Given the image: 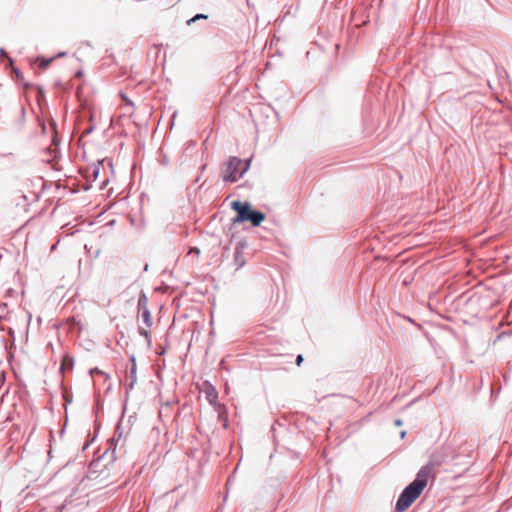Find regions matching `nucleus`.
Segmentation results:
<instances>
[{"label":"nucleus","instance_id":"obj_18","mask_svg":"<svg viewBox=\"0 0 512 512\" xmlns=\"http://www.w3.org/2000/svg\"><path fill=\"white\" fill-rule=\"evenodd\" d=\"M405 435H406V431H402L401 432V438H404Z\"/></svg>","mask_w":512,"mask_h":512},{"label":"nucleus","instance_id":"obj_11","mask_svg":"<svg viewBox=\"0 0 512 512\" xmlns=\"http://www.w3.org/2000/svg\"><path fill=\"white\" fill-rule=\"evenodd\" d=\"M98 175H99V167L98 166L92 167L91 168V176H92L93 180H96Z\"/></svg>","mask_w":512,"mask_h":512},{"label":"nucleus","instance_id":"obj_4","mask_svg":"<svg viewBox=\"0 0 512 512\" xmlns=\"http://www.w3.org/2000/svg\"><path fill=\"white\" fill-rule=\"evenodd\" d=\"M137 383V365H131L127 374V382L125 384L126 393L128 394L133 390Z\"/></svg>","mask_w":512,"mask_h":512},{"label":"nucleus","instance_id":"obj_6","mask_svg":"<svg viewBox=\"0 0 512 512\" xmlns=\"http://www.w3.org/2000/svg\"><path fill=\"white\" fill-rule=\"evenodd\" d=\"M142 320H143V322L145 323V325L147 327H151L152 326V317H151V313L148 310V308H145L142 311Z\"/></svg>","mask_w":512,"mask_h":512},{"label":"nucleus","instance_id":"obj_8","mask_svg":"<svg viewBox=\"0 0 512 512\" xmlns=\"http://www.w3.org/2000/svg\"><path fill=\"white\" fill-rule=\"evenodd\" d=\"M146 304H147V298L143 294L142 296H140V298L138 300V307H139V309H142V311H143L145 308H147Z\"/></svg>","mask_w":512,"mask_h":512},{"label":"nucleus","instance_id":"obj_7","mask_svg":"<svg viewBox=\"0 0 512 512\" xmlns=\"http://www.w3.org/2000/svg\"><path fill=\"white\" fill-rule=\"evenodd\" d=\"M207 18H208V16L205 15V14H200V13L196 14L194 17H192L191 19H189L187 21V25H191V24H193L194 22H196L198 20L207 19Z\"/></svg>","mask_w":512,"mask_h":512},{"label":"nucleus","instance_id":"obj_13","mask_svg":"<svg viewBox=\"0 0 512 512\" xmlns=\"http://www.w3.org/2000/svg\"><path fill=\"white\" fill-rule=\"evenodd\" d=\"M302 361H303V356H302L301 354H299V355L296 357V364H297L298 366H300V365H301V363H302Z\"/></svg>","mask_w":512,"mask_h":512},{"label":"nucleus","instance_id":"obj_3","mask_svg":"<svg viewBox=\"0 0 512 512\" xmlns=\"http://www.w3.org/2000/svg\"><path fill=\"white\" fill-rule=\"evenodd\" d=\"M250 160H242L238 157H229L223 166L222 179L224 182L234 183L249 169Z\"/></svg>","mask_w":512,"mask_h":512},{"label":"nucleus","instance_id":"obj_10","mask_svg":"<svg viewBox=\"0 0 512 512\" xmlns=\"http://www.w3.org/2000/svg\"><path fill=\"white\" fill-rule=\"evenodd\" d=\"M139 334L143 336L148 342H150V334L147 330L139 328Z\"/></svg>","mask_w":512,"mask_h":512},{"label":"nucleus","instance_id":"obj_20","mask_svg":"<svg viewBox=\"0 0 512 512\" xmlns=\"http://www.w3.org/2000/svg\"><path fill=\"white\" fill-rule=\"evenodd\" d=\"M395 512H397V510L395 509Z\"/></svg>","mask_w":512,"mask_h":512},{"label":"nucleus","instance_id":"obj_12","mask_svg":"<svg viewBox=\"0 0 512 512\" xmlns=\"http://www.w3.org/2000/svg\"><path fill=\"white\" fill-rule=\"evenodd\" d=\"M94 373H97V374H100V375H104V372H102L101 370H99L98 368H94V369H91L90 370V374L93 375Z\"/></svg>","mask_w":512,"mask_h":512},{"label":"nucleus","instance_id":"obj_19","mask_svg":"<svg viewBox=\"0 0 512 512\" xmlns=\"http://www.w3.org/2000/svg\"><path fill=\"white\" fill-rule=\"evenodd\" d=\"M0 53H1V55H4V53H5V52H4V50H3V49H1V50H0Z\"/></svg>","mask_w":512,"mask_h":512},{"label":"nucleus","instance_id":"obj_14","mask_svg":"<svg viewBox=\"0 0 512 512\" xmlns=\"http://www.w3.org/2000/svg\"><path fill=\"white\" fill-rule=\"evenodd\" d=\"M217 398V395L214 394V395H211V394H208V399L210 401V403H213V401Z\"/></svg>","mask_w":512,"mask_h":512},{"label":"nucleus","instance_id":"obj_9","mask_svg":"<svg viewBox=\"0 0 512 512\" xmlns=\"http://www.w3.org/2000/svg\"><path fill=\"white\" fill-rule=\"evenodd\" d=\"M40 67L42 69H45L49 66V64L53 61V58L45 59V58H39Z\"/></svg>","mask_w":512,"mask_h":512},{"label":"nucleus","instance_id":"obj_2","mask_svg":"<svg viewBox=\"0 0 512 512\" xmlns=\"http://www.w3.org/2000/svg\"><path fill=\"white\" fill-rule=\"evenodd\" d=\"M231 208L237 212V216L232 220L233 224L250 222L254 227H257L266 218L263 212L252 209L249 202L236 200L231 203Z\"/></svg>","mask_w":512,"mask_h":512},{"label":"nucleus","instance_id":"obj_15","mask_svg":"<svg viewBox=\"0 0 512 512\" xmlns=\"http://www.w3.org/2000/svg\"><path fill=\"white\" fill-rule=\"evenodd\" d=\"M130 362H131V365H136V358H135V356L132 355L130 357Z\"/></svg>","mask_w":512,"mask_h":512},{"label":"nucleus","instance_id":"obj_5","mask_svg":"<svg viewBox=\"0 0 512 512\" xmlns=\"http://www.w3.org/2000/svg\"><path fill=\"white\" fill-rule=\"evenodd\" d=\"M246 263L245 256L242 251V247L239 245L235 248L234 251V264L236 266V269L242 268Z\"/></svg>","mask_w":512,"mask_h":512},{"label":"nucleus","instance_id":"obj_1","mask_svg":"<svg viewBox=\"0 0 512 512\" xmlns=\"http://www.w3.org/2000/svg\"><path fill=\"white\" fill-rule=\"evenodd\" d=\"M440 461L430 459L429 463L422 466L415 479L404 488L396 502L397 512H404L421 495L427 485L428 478L435 466L440 465Z\"/></svg>","mask_w":512,"mask_h":512},{"label":"nucleus","instance_id":"obj_17","mask_svg":"<svg viewBox=\"0 0 512 512\" xmlns=\"http://www.w3.org/2000/svg\"><path fill=\"white\" fill-rule=\"evenodd\" d=\"M17 78L19 79L20 78V71L18 69H13Z\"/></svg>","mask_w":512,"mask_h":512},{"label":"nucleus","instance_id":"obj_16","mask_svg":"<svg viewBox=\"0 0 512 512\" xmlns=\"http://www.w3.org/2000/svg\"><path fill=\"white\" fill-rule=\"evenodd\" d=\"M394 423H395V425H396V426H401V425L403 424V422H402V420H401V419H396V420L394 421Z\"/></svg>","mask_w":512,"mask_h":512}]
</instances>
